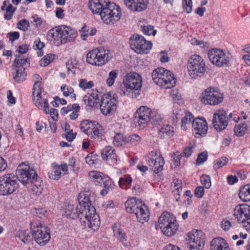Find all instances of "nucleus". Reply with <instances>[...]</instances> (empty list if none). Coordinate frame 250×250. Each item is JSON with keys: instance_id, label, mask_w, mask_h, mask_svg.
Instances as JSON below:
<instances>
[{"instance_id": "4c0bfd02", "label": "nucleus", "mask_w": 250, "mask_h": 250, "mask_svg": "<svg viewBox=\"0 0 250 250\" xmlns=\"http://www.w3.org/2000/svg\"><path fill=\"white\" fill-rule=\"evenodd\" d=\"M112 229L114 233V236L117 239L123 242L126 240V237L125 233L123 231L122 229L120 228V225L115 224L112 226Z\"/></svg>"}, {"instance_id": "052dcab7", "label": "nucleus", "mask_w": 250, "mask_h": 250, "mask_svg": "<svg viewBox=\"0 0 250 250\" xmlns=\"http://www.w3.org/2000/svg\"><path fill=\"white\" fill-rule=\"evenodd\" d=\"M183 7L184 10L187 13H190L192 10V0H183Z\"/></svg>"}, {"instance_id": "603ef678", "label": "nucleus", "mask_w": 250, "mask_h": 250, "mask_svg": "<svg viewBox=\"0 0 250 250\" xmlns=\"http://www.w3.org/2000/svg\"><path fill=\"white\" fill-rule=\"evenodd\" d=\"M142 31L145 35L154 36L156 33V30L154 29V26L150 25H144L142 27Z\"/></svg>"}, {"instance_id": "1a4fd4ad", "label": "nucleus", "mask_w": 250, "mask_h": 250, "mask_svg": "<svg viewBox=\"0 0 250 250\" xmlns=\"http://www.w3.org/2000/svg\"><path fill=\"white\" fill-rule=\"evenodd\" d=\"M136 198L128 199L125 203L126 211L129 213H134L137 218L146 219L149 216V211L146 206L142 204Z\"/></svg>"}, {"instance_id": "de8ad7c7", "label": "nucleus", "mask_w": 250, "mask_h": 250, "mask_svg": "<svg viewBox=\"0 0 250 250\" xmlns=\"http://www.w3.org/2000/svg\"><path fill=\"white\" fill-rule=\"evenodd\" d=\"M119 74V70L114 69L111 71L108 74V77L106 80V83L109 86H112L117 78Z\"/></svg>"}, {"instance_id": "39448f33", "label": "nucleus", "mask_w": 250, "mask_h": 250, "mask_svg": "<svg viewBox=\"0 0 250 250\" xmlns=\"http://www.w3.org/2000/svg\"><path fill=\"white\" fill-rule=\"evenodd\" d=\"M31 231L35 241L40 246H44L50 240V231L47 227L42 226L36 220L29 223Z\"/></svg>"}, {"instance_id": "13d9d810", "label": "nucleus", "mask_w": 250, "mask_h": 250, "mask_svg": "<svg viewBox=\"0 0 250 250\" xmlns=\"http://www.w3.org/2000/svg\"><path fill=\"white\" fill-rule=\"evenodd\" d=\"M6 13L4 15V18L7 20H10L16 10V8L14 7L12 4H9L6 8Z\"/></svg>"}, {"instance_id": "b1692460", "label": "nucleus", "mask_w": 250, "mask_h": 250, "mask_svg": "<svg viewBox=\"0 0 250 250\" xmlns=\"http://www.w3.org/2000/svg\"><path fill=\"white\" fill-rule=\"evenodd\" d=\"M52 167L53 169L52 171L48 172L49 178L58 180L62 176V171L64 174H68V166L66 164H62L59 166L56 164H53Z\"/></svg>"}, {"instance_id": "8fccbe9b", "label": "nucleus", "mask_w": 250, "mask_h": 250, "mask_svg": "<svg viewBox=\"0 0 250 250\" xmlns=\"http://www.w3.org/2000/svg\"><path fill=\"white\" fill-rule=\"evenodd\" d=\"M55 56L54 54H50L45 56L40 62V65L45 66L52 62L55 59Z\"/></svg>"}, {"instance_id": "ddd939ff", "label": "nucleus", "mask_w": 250, "mask_h": 250, "mask_svg": "<svg viewBox=\"0 0 250 250\" xmlns=\"http://www.w3.org/2000/svg\"><path fill=\"white\" fill-rule=\"evenodd\" d=\"M205 235L200 230H193L186 237L190 250H201L204 246Z\"/></svg>"}, {"instance_id": "a18cd8bd", "label": "nucleus", "mask_w": 250, "mask_h": 250, "mask_svg": "<svg viewBox=\"0 0 250 250\" xmlns=\"http://www.w3.org/2000/svg\"><path fill=\"white\" fill-rule=\"evenodd\" d=\"M126 137L123 136L122 133H116L113 138V143L117 146H121L126 144Z\"/></svg>"}, {"instance_id": "0eeeda50", "label": "nucleus", "mask_w": 250, "mask_h": 250, "mask_svg": "<svg viewBox=\"0 0 250 250\" xmlns=\"http://www.w3.org/2000/svg\"><path fill=\"white\" fill-rule=\"evenodd\" d=\"M188 75L192 79L202 77L206 71V64L203 59L198 55H191L188 63Z\"/></svg>"}, {"instance_id": "79ce46f5", "label": "nucleus", "mask_w": 250, "mask_h": 250, "mask_svg": "<svg viewBox=\"0 0 250 250\" xmlns=\"http://www.w3.org/2000/svg\"><path fill=\"white\" fill-rule=\"evenodd\" d=\"M73 207L72 205H68L62 210V215L63 218H70V219H76L78 217V215H76L74 212H73Z\"/></svg>"}, {"instance_id": "aec40b11", "label": "nucleus", "mask_w": 250, "mask_h": 250, "mask_svg": "<svg viewBox=\"0 0 250 250\" xmlns=\"http://www.w3.org/2000/svg\"><path fill=\"white\" fill-rule=\"evenodd\" d=\"M62 44L73 42L78 36L76 30L66 25H61Z\"/></svg>"}, {"instance_id": "bb28decb", "label": "nucleus", "mask_w": 250, "mask_h": 250, "mask_svg": "<svg viewBox=\"0 0 250 250\" xmlns=\"http://www.w3.org/2000/svg\"><path fill=\"white\" fill-rule=\"evenodd\" d=\"M210 250H230L226 241L221 238L217 237L212 239L210 242Z\"/></svg>"}, {"instance_id": "e433bc0d", "label": "nucleus", "mask_w": 250, "mask_h": 250, "mask_svg": "<svg viewBox=\"0 0 250 250\" xmlns=\"http://www.w3.org/2000/svg\"><path fill=\"white\" fill-rule=\"evenodd\" d=\"M112 229L114 233V236L117 239L123 242L126 240V237L125 233L123 231L122 229L120 228V225L115 224L112 226Z\"/></svg>"}, {"instance_id": "4d7b16f0", "label": "nucleus", "mask_w": 250, "mask_h": 250, "mask_svg": "<svg viewBox=\"0 0 250 250\" xmlns=\"http://www.w3.org/2000/svg\"><path fill=\"white\" fill-rule=\"evenodd\" d=\"M201 182L206 188H209L211 185L210 177L207 175H203L201 177Z\"/></svg>"}, {"instance_id": "9d476101", "label": "nucleus", "mask_w": 250, "mask_h": 250, "mask_svg": "<svg viewBox=\"0 0 250 250\" xmlns=\"http://www.w3.org/2000/svg\"><path fill=\"white\" fill-rule=\"evenodd\" d=\"M16 177L23 185L27 186L36 181L38 176L34 169H30L28 165L22 163L18 167Z\"/></svg>"}, {"instance_id": "e2e57ef3", "label": "nucleus", "mask_w": 250, "mask_h": 250, "mask_svg": "<svg viewBox=\"0 0 250 250\" xmlns=\"http://www.w3.org/2000/svg\"><path fill=\"white\" fill-rule=\"evenodd\" d=\"M170 96L173 101V102L180 104L182 103L181 99V94L176 89L173 90L171 92Z\"/></svg>"}, {"instance_id": "f704fd0d", "label": "nucleus", "mask_w": 250, "mask_h": 250, "mask_svg": "<svg viewBox=\"0 0 250 250\" xmlns=\"http://www.w3.org/2000/svg\"><path fill=\"white\" fill-rule=\"evenodd\" d=\"M239 196L243 201H250V184L245 185L240 189Z\"/></svg>"}, {"instance_id": "09e8293b", "label": "nucleus", "mask_w": 250, "mask_h": 250, "mask_svg": "<svg viewBox=\"0 0 250 250\" xmlns=\"http://www.w3.org/2000/svg\"><path fill=\"white\" fill-rule=\"evenodd\" d=\"M18 237L20 240L24 244L28 243L31 240L30 233L28 230H21L20 232Z\"/></svg>"}, {"instance_id": "6e6d98bb", "label": "nucleus", "mask_w": 250, "mask_h": 250, "mask_svg": "<svg viewBox=\"0 0 250 250\" xmlns=\"http://www.w3.org/2000/svg\"><path fill=\"white\" fill-rule=\"evenodd\" d=\"M35 181H34L32 183H30L31 184V189L33 194L40 195L42 193V188L40 184H35Z\"/></svg>"}, {"instance_id": "473e14b6", "label": "nucleus", "mask_w": 250, "mask_h": 250, "mask_svg": "<svg viewBox=\"0 0 250 250\" xmlns=\"http://www.w3.org/2000/svg\"><path fill=\"white\" fill-rule=\"evenodd\" d=\"M165 72H166V69L162 67L158 68L153 71L152 78L154 83L157 85L162 84V77L164 76Z\"/></svg>"}, {"instance_id": "864d4df0", "label": "nucleus", "mask_w": 250, "mask_h": 250, "mask_svg": "<svg viewBox=\"0 0 250 250\" xmlns=\"http://www.w3.org/2000/svg\"><path fill=\"white\" fill-rule=\"evenodd\" d=\"M228 162V159L225 157H222L217 159L214 163V168L218 169L224 166Z\"/></svg>"}, {"instance_id": "dca6fc26", "label": "nucleus", "mask_w": 250, "mask_h": 250, "mask_svg": "<svg viewBox=\"0 0 250 250\" xmlns=\"http://www.w3.org/2000/svg\"><path fill=\"white\" fill-rule=\"evenodd\" d=\"M209 61L217 66L222 67L227 65L230 61L229 54L224 52L220 49H213L208 53Z\"/></svg>"}, {"instance_id": "20e7f679", "label": "nucleus", "mask_w": 250, "mask_h": 250, "mask_svg": "<svg viewBox=\"0 0 250 250\" xmlns=\"http://www.w3.org/2000/svg\"><path fill=\"white\" fill-rule=\"evenodd\" d=\"M93 196L88 191L81 192L78 197V200L80 206V208H77V210H79L80 213H78V217L79 219H97L99 217L98 214L96 213V209L92 205V200Z\"/></svg>"}, {"instance_id": "bf43d9fd", "label": "nucleus", "mask_w": 250, "mask_h": 250, "mask_svg": "<svg viewBox=\"0 0 250 250\" xmlns=\"http://www.w3.org/2000/svg\"><path fill=\"white\" fill-rule=\"evenodd\" d=\"M93 124V122L90 121L88 120H84L80 123V128L84 133L88 131L89 127Z\"/></svg>"}, {"instance_id": "72a5a7b5", "label": "nucleus", "mask_w": 250, "mask_h": 250, "mask_svg": "<svg viewBox=\"0 0 250 250\" xmlns=\"http://www.w3.org/2000/svg\"><path fill=\"white\" fill-rule=\"evenodd\" d=\"M97 30L95 27L90 28L86 25H84L82 28L81 32V39L85 41L87 39L88 36H93L96 33Z\"/></svg>"}, {"instance_id": "680f3d73", "label": "nucleus", "mask_w": 250, "mask_h": 250, "mask_svg": "<svg viewBox=\"0 0 250 250\" xmlns=\"http://www.w3.org/2000/svg\"><path fill=\"white\" fill-rule=\"evenodd\" d=\"M103 173L95 171H90L89 173V177L95 180L96 181H97L98 183H100V181L103 180Z\"/></svg>"}, {"instance_id": "4468645a", "label": "nucleus", "mask_w": 250, "mask_h": 250, "mask_svg": "<svg viewBox=\"0 0 250 250\" xmlns=\"http://www.w3.org/2000/svg\"><path fill=\"white\" fill-rule=\"evenodd\" d=\"M201 102L205 104L215 105L222 103L224 99L222 93L212 87L206 89L200 96Z\"/></svg>"}, {"instance_id": "4be33fe9", "label": "nucleus", "mask_w": 250, "mask_h": 250, "mask_svg": "<svg viewBox=\"0 0 250 250\" xmlns=\"http://www.w3.org/2000/svg\"><path fill=\"white\" fill-rule=\"evenodd\" d=\"M124 3L131 10L141 12L146 8L148 0H124Z\"/></svg>"}, {"instance_id": "58836bf2", "label": "nucleus", "mask_w": 250, "mask_h": 250, "mask_svg": "<svg viewBox=\"0 0 250 250\" xmlns=\"http://www.w3.org/2000/svg\"><path fill=\"white\" fill-rule=\"evenodd\" d=\"M112 229L114 233V236L117 239L123 242L126 240V237L125 233L123 231L122 229L120 228V225L115 224L112 226Z\"/></svg>"}, {"instance_id": "ea45409f", "label": "nucleus", "mask_w": 250, "mask_h": 250, "mask_svg": "<svg viewBox=\"0 0 250 250\" xmlns=\"http://www.w3.org/2000/svg\"><path fill=\"white\" fill-rule=\"evenodd\" d=\"M82 224L95 231L98 229L100 225V220H83Z\"/></svg>"}, {"instance_id": "f03ea898", "label": "nucleus", "mask_w": 250, "mask_h": 250, "mask_svg": "<svg viewBox=\"0 0 250 250\" xmlns=\"http://www.w3.org/2000/svg\"><path fill=\"white\" fill-rule=\"evenodd\" d=\"M162 115L156 110H152L146 106H141L136 111L133 122L140 129L147 126L149 122L153 125H160L163 122Z\"/></svg>"}, {"instance_id": "c85d7f7f", "label": "nucleus", "mask_w": 250, "mask_h": 250, "mask_svg": "<svg viewBox=\"0 0 250 250\" xmlns=\"http://www.w3.org/2000/svg\"><path fill=\"white\" fill-rule=\"evenodd\" d=\"M101 126L99 124L96 122H93V124L89 127L88 131L85 133L89 137L93 139L99 138L102 134V130L100 129Z\"/></svg>"}, {"instance_id": "5fc2aeb1", "label": "nucleus", "mask_w": 250, "mask_h": 250, "mask_svg": "<svg viewBox=\"0 0 250 250\" xmlns=\"http://www.w3.org/2000/svg\"><path fill=\"white\" fill-rule=\"evenodd\" d=\"M30 24L26 19H23L17 23V27L23 31H26L28 30Z\"/></svg>"}, {"instance_id": "49530a36", "label": "nucleus", "mask_w": 250, "mask_h": 250, "mask_svg": "<svg viewBox=\"0 0 250 250\" xmlns=\"http://www.w3.org/2000/svg\"><path fill=\"white\" fill-rule=\"evenodd\" d=\"M141 141V137L137 134H133L126 137V144H130L132 146H137Z\"/></svg>"}, {"instance_id": "f8f14e48", "label": "nucleus", "mask_w": 250, "mask_h": 250, "mask_svg": "<svg viewBox=\"0 0 250 250\" xmlns=\"http://www.w3.org/2000/svg\"><path fill=\"white\" fill-rule=\"evenodd\" d=\"M18 187L16 176L13 174H5L0 177V195L12 194Z\"/></svg>"}, {"instance_id": "3c124183", "label": "nucleus", "mask_w": 250, "mask_h": 250, "mask_svg": "<svg viewBox=\"0 0 250 250\" xmlns=\"http://www.w3.org/2000/svg\"><path fill=\"white\" fill-rule=\"evenodd\" d=\"M94 86V83L92 81L87 82L86 79H81L79 81V86L85 90L87 89L91 88Z\"/></svg>"}, {"instance_id": "6e6552de", "label": "nucleus", "mask_w": 250, "mask_h": 250, "mask_svg": "<svg viewBox=\"0 0 250 250\" xmlns=\"http://www.w3.org/2000/svg\"><path fill=\"white\" fill-rule=\"evenodd\" d=\"M29 59L28 58H23L19 55L17 57L13 63L12 70L13 78L14 80L21 83L25 80L26 73L25 72V69L29 66Z\"/></svg>"}, {"instance_id": "37998d69", "label": "nucleus", "mask_w": 250, "mask_h": 250, "mask_svg": "<svg viewBox=\"0 0 250 250\" xmlns=\"http://www.w3.org/2000/svg\"><path fill=\"white\" fill-rule=\"evenodd\" d=\"M132 182V179L131 177L128 175H126L123 177L120 178L119 184L122 188L127 189L130 186Z\"/></svg>"}, {"instance_id": "f3484780", "label": "nucleus", "mask_w": 250, "mask_h": 250, "mask_svg": "<svg viewBox=\"0 0 250 250\" xmlns=\"http://www.w3.org/2000/svg\"><path fill=\"white\" fill-rule=\"evenodd\" d=\"M147 164L156 173H158L163 169L165 161L163 157L158 155L156 152L152 151L146 159Z\"/></svg>"}, {"instance_id": "a878e982", "label": "nucleus", "mask_w": 250, "mask_h": 250, "mask_svg": "<svg viewBox=\"0 0 250 250\" xmlns=\"http://www.w3.org/2000/svg\"><path fill=\"white\" fill-rule=\"evenodd\" d=\"M163 76L162 84H158L165 89L170 88L175 85L176 81L171 72L166 69V72Z\"/></svg>"}, {"instance_id": "a211bd4d", "label": "nucleus", "mask_w": 250, "mask_h": 250, "mask_svg": "<svg viewBox=\"0 0 250 250\" xmlns=\"http://www.w3.org/2000/svg\"><path fill=\"white\" fill-rule=\"evenodd\" d=\"M227 112L223 109L217 110L214 114L212 124L216 130L222 131L228 125Z\"/></svg>"}, {"instance_id": "7c9ffc66", "label": "nucleus", "mask_w": 250, "mask_h": 250, "mask_svg": "<svg viewBox=\"0 0 250 250\" xmlns=\"http://www.w3.org/2000/svg\"><path fill=\"white\" fill-rule=\"evenodd\" d=\"M85 104L91 107H94L99 103V95L97 91H92L87 96L83 98Z\"/></svg>"}, {"instance_id": "5701e85b", "label": "nucleus", "mask_w": 250, "mask_h": 250, "mask_svg": "<svg viewBox=\"0 0 250 250\" xmlns=\"http://www.w3.org/2000/svg\"><path fill=\"white\" fill-rule=\"evenodd\" d=\"M192 126L195 133L200 135L206 134L208 129L207 122L204 118L194 119Z\"/></svg>"}, {"instance_id": "423d86ee", "label": "nucleus", "mask_w": 250, "mask_h": 250, "mask_svg": "<svg viewBox=\"0 0 250 250\" xmlns=\"http://www.w3.org/2000/svg\"><path fill=\"white\" fill-rule=\"evenodd\" d=\"M111 57L110 50L99 47L93 49L87 54L86 61L91 65L102 66L107 62Z\"/></svg>"}, {"instance_id": "338daca9", "label": "nucleus", "mask_w": 250, "mask_h": 250, "mask_svg": "<svg viewBox=\"0 0 250 250\" xmlns=\"http://www.w3.org/2000/svg\"><path fill=\"white\" fill-rule=\"evenodd\" d=\"M33 95H39L41 94V82H35L33 88Z\"/></svg>"}, {"instance_id": "c03bdc74", "label": "nucleus", "mask_w": 250, "mask_h": 250, "mask_svg": "<svg viewBox=\"0 0 250 250\" xmlns=\"http://www.w3.org/2000/svg\"><path fill=\"white\" fill-rule=\"evenodd\" d=\"M103 183L104 189L101 191L100 194L103 196H104L107 194L108 191L113 188L114 185L111 180L109 179L103 180Z\"/></svg>"}, {"instance_id": "c756f323", "label": "nucleus", "mask_w": 250, "mask_h": 250, "mask_svg": "<svg viewBox=\"0 0 250 250\" xmlns=\"http://www.w3.org/2000/svg\"><path fill=\"white\" fill-rule=\"evenodd\" d=\"M250 129V123L249 122H243L236 125L234 128L235 134L239 137L243 136Z\"/></svg>"}, {"instance_id": "7ed1b4c3", "label": "nucleus", "mask_w": 250, "mask_h": 250, "mask_svg": "<svg viewBox=\"0 0 250 250\" xmlns=\"http://www.w3.org/2000/svg\"><path fill=\"white\" fill-rule=\"evenodd\" d=\"M123 83L125 88L121 89V95L136 98L142 86V77L136 72H130L124 77Z\"/></svg>"}, {"instance_id": "f257e3e1", "label": "nucleus", "mask_w": 250, "mask_h": 250, "mask_svg": "<svg viewBox=\"0 0 250 250\" xmlns=\"http://www.w3.org/2000/svg\"><path fill=\"white\" fill-rule=\"evenodd\" d=\"M88 6L93 14H99L102 21L107 24H113L121 18V11L115 3L106 0H91Z\"/></svg>"}, {"instance_id": "412c9836", "label": "nucleus", "mask_w": 250, "mask_h": 250, "mask_svg": "<svg viewBox=\"0 0 250 250\" xmlns=\"http://www.w3.org/2000/svg\"><path fill=\"white\" fill-rule=\"evenodd\" d=\"M61 25L56 26L50 29L46 35L47 40L51 43L56 46H60L62 44Z\"/></svg>"}, {"instance_id": "cd10ccee", "label": "nucleus", "mask_w": 250, "mask_h": 250, "mask_svg": "<svg viewBox=\"0 0 250 250\" xmlns=\"http://www.w3.org/2000/svg\"><path fill=\"white\" fill-rule=\"evenodd\" d=\"M101 156L104 160L110 161L111 163H116L117 161L115 150L110 146H106L102 150Z\"/></svg>"}, {"instance_id": "393cba45", "label": "nucleus", "mask_w": 250, "mask_h": 250, "mask_svg": "<svg viewBox=\"0 0 250 250\" xmlns=\"http://www.w3.org/2000/svg\"><path fill=\"white\" fill-rule=\"evenodd\" d=\"M234 216L236 219L244 217L245 219H250V206L242 204L235 207L233 211Z\"/></svg>"}, {"instance_id": "2eb2a0df", "label": "nucleus", "mask_w": 250, "mask_h": 250, "mask_svg": "<svg viewBox=\"0 0 250 250\" xmlns=\"http://www.w3.org/2000/svg\"><path fill=\"white\" fill-rule=\"evenodd\" d=\"M117 101L115 97L106 93L101 97L100 108L101 113L105 115L113 114L117 108Z\"/></svg>"}, {"instance_id": "2f4dec72", "label": "nucleus", "mask_w": 250, "mask_h": 250, "mask_svg": "<svg viewBox=\"0 0 250 250\" xmlns=\"http://www.w3.org/2000/svg\"><path fill=\"white\" fill-rule=\"evenodd\" d=\"M174 133V128L169 125H165L159 130L158 134L161 138L169 139Z\"/></svg>"}, {"instance_id": "0e129e2a", "label": "nucleus", "mask_w": 250, "mask_h": 250, "mask_svg": "<svg viewBox=\"0 0 250 250\" xmlns=\"http://www.w3.org/2000/svg\"><path fill=\"white\" fill-rule=\"evenodd\" d=\"M73 108L72 112L69 115V117L72 120H75L78 117V112L80 110V106L78 104H74V107Z\"/></svg>"}, {"instance_id": "6ab92c4d", "label": "nucleus", "mask_w": 250, "mask_h": 250, "mask_svg": "<svg viewBox=\"0 0 250 250\" xmlns=\"http://www.w3.org/2000/svg\"><path fill=\"white\" fill-rule=\"evenodd\" d=\"M159 225L162 232L167 236L173 235L178 228L176 220H159Z\"/></svg>"}, {"instance_id": "a19ab883", "label": "nucleus", "mask_w": 250, "mask_h": 250, "mask_svg": "<svg viewBox=\"0 0 250 250\" xmlns=\"http://www.w3.org/2000/svg\"><path fill=\"white\" fill-rule=\"evenodd\" d=\"M61 90L62 92L63 96L65 97L69 96L74 100L76 99V95L74 93V89L71 86L63 84L61 87Z\"/></svg>"}, {"instance_id": "774afa93", "label": "nucleus", "mask_w": 250, "mask_h": 250, "mask_svg": "<svg viewBox=\"0 0 250 250\" xmlns=\"http://www.w3.org/2000/svg\"><path fill=\"white\" fill-rule=\"evenodd\" d=\"M193 146L189 145L188 146L186 147L182 154L183 157H189L193 152Z\"/></svg>"}, {"instance_id": "9b49d317", "label": "nucleus", "mask_w": 250, "mask_h": 250, "mask_svg": "<svg viewBox=\"0 0 250 250\" xmlns=\"http://www.w3.org/2000/svg\"><path fill=\"white\" fill-rule=\"evenodd\" d=\"M130 45L132 49L138 54H147L152 48V44L140 35H133L130 39Z\"/></svg>"}, {"instance_id": "69168bd1", "label": "nucleus", "mask_w": 250, "mask_h": 250, "mask_svg": "<svg viewBox=\"0 0 250 250\" xmlns=\"http://www.w3.org/2000/svg\"><path fill=\"white\" fill-rule=\"evenodd\" d=\"M208 158V154L207 152H203L199 154L196 160V164L198 165L202 164L205 162Z\"/></svg>"}, {"instance_id": "c9c22d12", "label": "nucleus", "mask_w": 250, "mask_h": 250, "mask_svg": "<svg viewBox=\"0 0 250 250\" xmlns=\"http://www.w3.org/2000/svg\"><path fill=\"white\" fill-rule=\"evenodd\" d=\"M185 116L182 118L181 120V128L184 130H186L190 126V124H192L193 119V116L190 112H186Z\"/></svg>"}]
</instances>
